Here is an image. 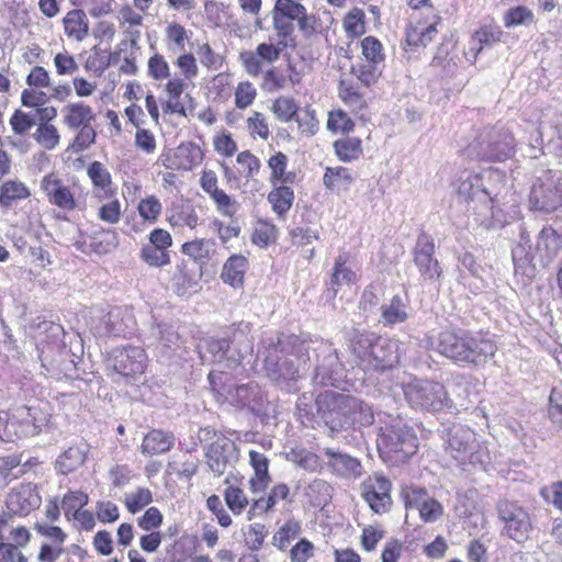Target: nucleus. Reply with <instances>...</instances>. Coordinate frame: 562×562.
Returning a JSON list of instances; mask_svg holds the SVG:
<instances>
[{
    "mask_svg": "<svg viewBox=\"0 0 562 562\" xmlns=\"http://www.w3.org/2000/svg\"><path fill=\"white\" fill-rule=\"evenodd\" d=\"M430 348L459 364L481 366L497 348L493 340L469 330H443L429 338Z\"/></svg>",
    "mask_w": 562,
    "mask_h": 562,
    "instance_id": "f257e3e1",
    "label": "nucleus"
},
{
    "mask_svg": "<svg viewBox=\"0 0 562 562\" xmlns=\"http://www.w3.org/2000/svg\"><path fill=\"white\" fill-rule=\"evenodd\" d=\"M349 349L353 359L348 364L363 371L391 369L400 360L397 341L374 333L353 330L349 335Z\"/></svg>",
    "mask_w": 562,
    "mask_h": 562,
    "instance_id": "f03ea898",
    "label": "nucleus"
},
{
    "mask_svg": "<svg viewBox=\"0 0 562 562\" xmlns=\"http://www.w3.org/2000/svg\"><path fill=\"white\" fill-rule=\"evenodd\" d=\"M296 336L279 337L277 342L270 338L265 356V368L269 379L281 390L289 393L297 391V381L301 378L300 368L295 361L303 357L302 347H295Z\"/></svg>",
    "mask_w": 562,
    "mask_h": 562,
    "instance_id": "7ed1b4c3",
    "label": "nucleus"
},
{
    "mask_svg": "<svg viewBox=\"0 0 562 562\" xmlns=\"http://www.w3.org/2000/svg\"><path fill=\"white\" fill-rule=\"evenodd\" d=\"M376 430V448L383 458L404 462L417 451V436L400 415L378 412Z\"/></svg>",
    "mask_w": 562,
    "mask_h": 562,
    "instance_id": "20e7f679",
    "label": "nucleus"
},
{
    "mask_svg": "<svg viewBox=\"0 0 562 562\" xmlns=\"http://www.w3.org/2000/svg\"><path fill=\"white\" fill-rule=\"evenodd\" d=\"M224 372L213 370L209 373L211 387L224 401L239 408H247L254 414H260L267 402L261 387L256 382L232 386L223 382Z\"/></svg>",
    "mask_w": 562,
    "mask_h": 562,
    "instance_id": "39448f33",
    "label": "nucleus"
},
{
    "mask_svg": "<svg viewBox=\"0 0 562 562\" xmlns=\"http://www.w3.org/2000/svg\"><path fill=\"white\" fill-rule=\"evenodd\" d=\"M465 150L469 157L502 161L514 154V137L503 126L485 127Z\"/></svg>",
    "mask_w": 562,
    "mask_h": 562,
    "instance_id": "423d86ee",
    "label": "nucleus"
},
{
    "mask_svg": "<svg viewBox=\"0 0 562 562\" xmlns=\"http://www.w3.org/2000/svg\"><path fill=\"white\" fill-rule=\"evenodd\" d=\"M405 400L414 409L440 412L452 407L443 384L431 380L415 379L403 384Z\"/></svg>",
    "mask_w": 562,
    "mask_h": 562,
    "instance_id": "0eeeda50",
    "label": "nucleus"
},
{
    "mask_svg": "<svg viewBox=\"0 0 562 562\" xmlns=\"http://www.w3.org/2000/svg\"><path fill=\"white\" fill-rule=\"evenodd\" d=\"M446 451L460 464L483 463L485 450L476 440L475 432L461 424H453L442 430Z\"/></svg>",
    "mask_w": 562,
    "mask_h": 562,
    "instance_id": "6e6552de",
    "label": "nucleus"
},
{
    "mask_svg": "<svg viewBox=\"0 0 562 562\" xmlns=\"http://www.w3.org/2000/svg\"><path fill=\"white\" fill-rule=\"evenodd\" d=\"M272 25L280 38L279 45L286 46L297 25L300 31L308 29V13L297 0H276L271 12Z\"/></svg>",
    "mask_w": 562,
    "mask_h": 562,
    "instance_id": "1a4fd4ad",
    "label": "nucleus"
},
{
    "mask_svg": "<svg viewBox=\"0 0 562 562\" xmlns=\"http://www.w3.org/2000/svg\"><path fill=\"white\" fill-rule=\"evenodd\" d=\"M315 405L324 423L335 430L350 427L352 413L359 405V398L347 394L327 393L318 395Z\"/></svg>",
    "mask_w": 562,
    "mask_h": 562,
    "instance_id": "9d476101",
    "label": "nucleus"
},
{
    "mask_svg": "<svg viewBox=\"0 0 562 562\" xmlns=\"http://www.w3.org/2000/svg\"><path fill=\"white\" fill-rule=\"evenodd\" d=\"M314 350L317 358L315 384L339 387L346 378L347 363L339 358L337 350L329 341L322 340Z\"/></svg>",
    "mask_w": 562,
    "mask_h": 562,
    "instance_id": "9b49d317",
    "label": "nucleus"
},
{
    "mask_svg": "<svg viewBox=\"0 0 562 562\" xmlns=\"http://www.w3.org/2000/svg\"><path fill=\"white\" fill-rule=\"evenodd\" d=\"M562 173L548 170L533 183L529 203L532 210L550 213L562 206Z\"/></svg>",
    "mask_w": 562,
    "mask_h": 562,
    "instance_id": "f8f14e48",
    "label": "nucleus"
},
{
    "mask_svg": "<svg viewBox=\"0 0 562 562\" xmlns=\"http://www.w3.org/2000/svg\"><path fill=\"white\" fill-rule=\"evenodd\" d=\"M199 438L201 441L215 438L206 450L207 465L216 476L222 475L237 458L235 445L229 439L217 435L211 427L201 429Z\"/></svg>",
    "mask_w": 562,
    "mask_h": 562,
    "instance_id": "ddd939ff",
    "label": "nucleus"
},
{
    "mask_svg": "<svg viewBox=\"0 0 562 562\" xmlns=\"http://www.w3.org/2000/svg\"><path fill=\"white\" fill-rule=\"evenodd\" d=\"M147 356L140 346H121L108 356L106 367L122 376L134 378L145 372Z\"/></svg>",
    "mask_w": 562,
    "mask_h": 562,
    "instance_id": "4468645a",
    "label": "nucleus"
},
{
    "mask_svg": "<svg viewBox=\"0 0 562 562\" xmlns=\"http://www.w3.org/2000/svg\"><path fill=\"white\" fill-rule=\"evenodd\" d=\"M497 510L501 520L504 522L503 532L518 543L525 542L532 529L528 512L516 503L508 501H501Z\"/></svg>",
    "mask_w": 562,
    "mask_h": 562,
    "instance_id": "2eb2a0df",
    "label": "nucleus"
},
{
    "mask_svg": "<svg viewBox=\"0 0 562 562\" xmlns=\"http://www.w3.org/2000/svg\"><path fill=\"white\" fill-rule=\"evenodd\" d=\"M435 240L426 233L418 235L413 249L414 263L420 278L426 282H438L442 277V268L435 257Z\"/></svg>",
    "mask_w": 562,
    "mask_h": 562,
    "instance_id": "dca6fc26",
    "label": "nucleus"
},
{
    "mask_svg": "<svg viewBox=\"0 0 562 562\" xmlns=\"http://www.w3.org/2000/svg\"><path fill=\"white\" fill-rule=\"evenodd\" d=\"M406 508L417 509L424 522H435L443 516V506L418 486H407L402 492Z\"/></svg>",
    "mask_w": 562,
    "mask_h": 562,
    "instance_id": "f3484780",
    "label": "nucleus"
},
{
    "mask_svg": "<svg viewBox=\"0 0 562 562\" xmlns=\"http://www.w3.org/2000/svg\"><path fill=\"white\" fill-rule=\"evenodd\" d=\"M391 487L392 484L389 479L381 474H374L363 481L361 494L374 513L383 514L391 507Z\"/></svg>",
    "mask_w": 562,
    "mask_h": 562,
    "instance_id": "a211bd4d",
    "label": "nucleus"
},
{
    "mask_svg": "<svg viewBox=\"0 0 562 562\" xmlns=\"http://www.w3.org/2000/svg\"><path fill=\"white\" fill-rule=\"evenodd\" d=\"M324 456L327 469L337 477L356 481L362 476L363 465L358 458L334 448H325Z\"/></svg>",
    "mask_w": 562,
    "mask_h": 562,
    "instance_id": "6ab92c4d",
    "label": "nucleus"
},
{
    "mask_svg": "<svg viewBox=\"0 0 562 562\" xmlns=\"http://www.w3.org/2000/svg\"><path fill=\"white\" fill-rule=\"evenodd\" d=\"M200 357L203 362H211L224 364L225 368H235L243 359L240 351L231 349L229 341L225 338L215 339L211 338L204 341V345L199 346Z\"/></svg>",
    "mask_w": 562,
    "mask_h": 562,
    "instance_id": "aec40b11",
    "label": "nucleus"
},
{
    "mask_svg": "<svg viewBox=\"0 0 562 562\" xmlns=\"http://www.w3.org/2000/svg\"><path fill=\"white\" fill-rule=\"evenodd\" d=\"M31 417V409L22 407L11 417H0V439L3 441H13L15 438L34 436L37 434V426Z\"/></svg>",
    "mask_w": 562,
    "mask_h": 562,
    "instance_id": "412c9836",
    "label": "nucleus"
},
{
    "mask_svg": "<svg viewBox=\"0 0 562 562\" xmlns=\"http://www.w3.org/2000/svg\"><path fill=\"white\" fill-rule=\"evenodd\" d=\"M136 319L131 310L127 307H113L102 318V326L97 327L100 336L112 335L127 337L136 330Z\"/></svg>",
    "mask_w": 562,
    "mask_h": 562,
    "instance_id": "4be33fe9",
    "label": "nucleus"
},
{
    "mask_svg": "<svg viewBox=\"0 0 562 562\" xmlns=\"http://www.w3.org/2000/svg\"><path fill=\"white\" fill-rule=\"evenodd\" d=\"M41 189L52 205L66 212L77 207L74 192L55 173H48L42 179Z\"/></svg>",
    "mask_w": 562,
    "mask_h": 562,
    "instance_id": "5701e85b",
    "label": "nucleus"
},
{
    "mask_svg": "<svg viewBox=\"0 0 562 562\" xmlns=\"http://www.w3.org/2000/svg\"><path fill=\"white\" fill-rule=\"evenodd\" d=\"M5 505L10 513L25 516L41 505V497L35 485L21 484L8 494Z\"/></svg>",
    "mask_w": 562,
    "mask_h": 562,
    "instance_id": "b1692460",
    "label": "nucleus"
},
{
    "mask_svg": "<svg viewBox=\"0 0 562 562\" xmlns=\"http://www.w3.org/2000/svg\"><path fill=\"white\" fill-rule=\"evenodd\" d=\"M458 192L465 199H479L482 202L490 203H494L493 195H497L494 189L483 182V176L481 173L471 172H465L461 176Z\"/></svg>",
    "mask_w": 562,
    "mask_h": 562,
    "instance_id": "393cba45",
    "label": "nucleus"
},
{
    "mask_svg": "<svg viewBox=\"0 0 562 562\" xmlns=\"http://www.w3.org/2000/svg\"><path fill=\"white\" fill-rule=\"evenodd\" d=\"M562 248V236L552 227H543L537 237L536 254L541 262L549 263Z\"/></svg>",
    "mask_w": 562,
    "mask_h": 562,
    "instance_id": "a878e982",
    "label": "nucleus"
},
{
    "mask_svg": "<svg viewBox=\"0 0 562 562\" xmlns=\"http://www.w3.org/2000/svg\"><path fill=\"white\" fill-rule=\"evenodd\" d=\"M90 450L89 445L85 440L70 446L56 460V468L63 474H68L81 467Z\"/></svg>",
    "mask_w": 562,
    "mask_h": 562,
    "instance_id": "bb28decb",
    "label": "nucleus"
},
{
    "mask_svg": "<svg viewBox=\"0 0 562 562\" xmlns=\"http://www.w3.org/2000/svg\"><path fill=\"white\" fill-rule=\"evenodd\" d=\"M87 175L92 182L93 192L99 198L113 193V181L109 169L100 161H92L87 168Z\"/></svg>",
    "mask_w": 562,
    "mask_h": 562,
    "instance_id": "cd10ccee",
    "label": "nucleus"
},
{
    "mask_svg": "<svg viewBox=\"0 0 562 562\" xmlns=\"http://www.w3.org/2000/svg\"><path fill=\"white\" fill-rule=\"evenodd\" d=\"M339 98L352 112H359L367 108V93L351 80H340Z\"/></svg>",
    "mask_w": 562,
    "mask_h": 562,
    "instance_id": "c85d7f7f",
    "label": "nucleus"
},
{
    "mask_svg": "<svg viewBox=\"0 0 562 562\" xmlns=\"http://www.w3.org/2000/svg\"><path fill=\"white\" fill-rule=\"evenodd\" d=\"M356 280L357 274L348 262V256L346 254L339 255L335 260L329 290L336 295L342 285H350L355 283Z\"/></svg>",
    "mask_w": 562,
    "mask_h": 562,
    "instance_id": "c756f323",
    "label": "nucleus"
},
{
    "mask_svg": "<svg viewBox=\"0 0 562 562\" xmlns=\"http://www.w3.org/2000/svg\"><path fill=\"white\" fill-rule=\"evenodd\" d=\"M409 301L406 296L394 295L387 304L381 307L382 321L385 325L404 323L408 318Z\"/></svg>",
    "mask_w": 562,
    "mask_h": 562,
    "instance_id": "7c9ffc66",
    "label": "nucleus"
},
{
    "mask_svg": "<svg viewBox=\"0 0 562 562\" xmlns=\"http://www.w3.org/2000/svg\"><path fill=\"white\" fill-rule=\"evenodd\" d=\"M65 34L77 41L81 42L86 38L89 32V21L86 13L80 9L69 11L64 20Z\"/></svg>",
    "mask_w": 562,
    "mask_h": 562,
    "instance_id": "2f4dec72",
    "label": "nucleus"
},
{
    "mask_svg": "<svg viewBox=\"0 0 562 562\" xmlns=\"http://www.w3.org/2000/svg\"><path fill=\"white\" fill-rule=\"evenodd\" d=\"M355 181V175L345 167H327L323 177L324 186L337 192H347Z\"/></svg>",
    "mask_w": 562,
    "mask_h": 562,
    "instance_id": "473e14b6",
    "label": "nucleus"
},
{
    "mask_svg": "<svg viewBox=\"0 0 562 562\" xmlns=\"http://www.w3.org/2000/svg\"><path fill=\"white\" fill-rule=\"evenodd\" d=\"M250 464L255 471V476L250 480V487L254 493L266 490L270 482L269 459L260 452L251 450L249 452Z\"/></svg>",
    "mask_w": 562,
    "mask_h": 562,
    "instance_id": "72a5a7b5",
    "label": "nucleus"
},
{
    "mask_svg": "<svg viewBox=\"0 0 562 562\" xmlns=\"http://www.w3.org/2000/svg\"><path fill=\"white\" fill-rule=\"evenodd\" d=\"M202 159L203 153L200 146L194 143H187L177 147L172 160L177 169L192 170L201 164Z\"/></svg>",
    "mask_w": 562,
    "mask_h": 562,
    "instance_id": "f704fd0d",
    "label": "nucleus"
},
{
    "mask_svg": "<svg viewBox=\"0 0 562 562\" xmlns=\"http://www.w3.org/2000/svg\"><path fill=\"white\" fill-rule=\"evenodd\" d=\"M175 438L171 434L159 429H153L143 439L142 452L154 456L165 453L173 446Z\"/></svg>",
    "mask_w": 562,
    "mask_h": 562,
    "instance_id": "c9c22d12",
    "label": "nucleus"
},
{
    "mask_svg": "<svg viewBox=\"0 0 562 562\" xmlns=\"http://www.w3.org/2000/svg\"><path fill=\"white\" fill-rule=\"evenodd\" d=\"M248 267V260L241 255L231 256L224 263L221 278L232 286H239L244 282V274Z\"/></svg>",
    "mask_w": 562,
    "mask_h": 562,
    "instance_id": "e433bc0d",
    "label": "nucleus"
},
{
    "mask_svg": "<svg viewBox=\"0 0 562 562\" xmlns=\"http://www.w3.org/2000/svg\"><path fill=\"white\" fill-rule=\"evenodd\" d=\"M151 336L157 340L161 352L176 350L180 347V335L172 324L157 323L151 327Z\"/></svg>",
    "mask_w": 562,
    "mask_h": 562,
    "instance_id": "4c0bfd02",
    "label": "nucleus"
},
{
    "mask_svg": "<svg viewBox=\"0 0 562 562\" xmlns=\"http://www.w3.org/2000/svg\"><path fill=\"white\" fill-rule=\"evenodd\" d=\"M65 124L70 128H79L89 125L94 119L92 109L83 102H76L65 108Z\"/></svg>",
    "mask_w": 562,
    "mask_h": 562,
    "instance_id": "58836bf2",
    "label": "nucleus"
},
{
    "mask_svg": "<svg viewBox=\"0 0 562 562\" xmlns=\"http://www.w3.org/2000/svg\"><path fill=\"white\" fill-rule=\"evenodd\" d=\"M187 85L184 82V78L175 77L169 79L165 86V91L169 95V101L166 104L167 111L171 113H178L183 116L187 115L186 108L181 102V94L183 93Z\"/></svg>",
    "mask_w": 562,
    "mask_h": 562,
    "instance_id": "ea45409f",
    "label": "nucleus"
},
{
    "mask_svg": "<svg viewBox=\"0 0 562 562\" xmlns=\"http://www.w3.org/2000/svg\"><path fill=\"white\" fill-rule=\"evenodd\" d=\"M117 59L119 53L106 54L104 50L94 47L92 54H90L85 61V69L100 77L104 70L109 68L110 65L115 64Z\"/></svg>",
    "mask_w": 562,
    "mask_h": 562,
    "instance_id": "a19ab883",
    "label": "nucleus"
},
{
    "mask_svg": "<svg viewBox=\"0 0 562 562\" xmlns=\"http://www.w3.org/2000/svg\"><path fill=\"white\" fill-rule=\"evenodd\" d=\"M30 195V190L23 182L7 181L0 189V205L8 209L15 201L27 199Z\"/></svg>",
    "mask_w": 562,
    "mask_h": 562,
    "instance_id": "79ce46f5",
    "label": "nucleus"
},
{
    "mask_svg": "<svg viewBox=\"0 0 562 562\" xmlns=\"http://www.w3.org/2000/svg\"><path fill=\"white\" fill-rule=\"evenodd\" d=\"M503 32L498 27H482L475 32L470 42V52H473L474 58L487 46L501 42Z\"/></svg>",
    "mask_w": 562,
    "mask_h": 562,
    "instance_id": "37998d69",
    "label": "nucleus"
},
{
    "mask_svg": "<svg viewBox=\"0 0 562 562\" xmlns=\"http://www.w3.org/2000/svg\"><path fill=\"white\" fill-rule=\"evenodd\" d=\"M294 200L293 190L286 186L276 187L268 194V201L272 205L273 211L279 215H284L292 206Z\"/></svg>",
    "mask_w": 562,
    "mask_h": 562,
    "instance_id": "c03bdc74",
    "label": "nucleus"
},
{
    "mask_svg": "<svg viewBox=\"0 0 562 562\" xmlns=\"http://www.w3.org/2000/svg\"><path fill=\"white\" fill-rule=\"evenodd\" d=\"M331 485L322 479H314L305 488V495L314 506H324L331 498Z\"/></svg>",
    "mask_w": 562,
    "mask_h": 562,
    "instance_id": "a18cd8bd",
    "label": "nucleus"
},
{
    "mask_svg": "<svg viewBox=\"0 0 562 562\" xmlns=\"http://www.w3.org/2000/svg\"><path fill=\"white\" fill-rule=\"evenodd\" d=\"M335 153L339 160L350 162L362 154L361 140L355 137L338 139L334 144Z\"/></svg>",
    "mask_w": 562,
    "mask_h": 562,
    "instance_id": "49530a36",
    "label": "nucleus"
},
{
    "mask_svg": "<svg viewBox=\"0 0 562 562\" xmlns=\"http://www.w3.org/2000/svg\"><path fill=\"white\" fill-rule=\"evenodd\" d=\"M288 460L308 472H316L322 468L319 457L316 453L302 448L292 449L288 453Z\"/></svg>",
    "mask_w": 562,
    "mask_h": 562,
    "instance_id": "de8ad7c7",
    "label": "nucleus"
},
{
    "mask_svg": "<svg viewBox=\"0 0 562 562\" xmlns=\"http://www.w3.org/2000/svg\"><path fill=\"white\" fill-rule=\"evenodd\" d=\"M33 138L41 147L52 150L59 144L60 135L53 124L40 122L36 131L33 133Z\"/></svg>",
    "mask_w": 562,
    "mask_h": 562,
    "instance_id": "09e8293b",
    "label": "nucleus"
},
{
    "mask_svg": "<svg viewBox=\"0 0 562 562\" xmlns=\"http://www.w3.org/2000/svg\"><path fill=\"white\" fill-rule=\"evenodd\" d=\"M198 214L190 205L173 207L168 217L169 224L173 227L188 226L190 228H194L198 225Z\"/></svg>",
    "mask_w": 562,
    "mask_h": 562,
    "instance_id": "8fccbe9b",
    "label": "nucleus"
},
{
    "mask_svg": "<svg viewBox=\"0 0 562 562\" xmlns=\"http://www.w3.org/2000/svg\"><path fill=\"white\" fill-rule=\"evenodd\" d=\"M351 74L357 78V83L360 85L361 88L366 89L373 86L380 77L378 67L370 63L353 65L351 67Z\"/></svg>",
    "mask_w": 562,
    "mask_h": 562,
    "instance_id": "3c124183",
    "label": "nucleus"
},
{
    "mask_svg": "<svg viewBox=\"0 0 562 562\" xmlns=\"http://www.w3.org/2000/svg\"><path fill=\"white\" fill-rule=\"evenodd\" d=\"M301 527L296 521H286L273 535L272 544L279 550H285L289 544L299 536Z\"/></svg>",
    "mask_w": 562,
    "mask_h": 562,
    "instance_id": "603ef678",
    "label": "nucleus"
},
{
    "mask_svg": "<svg viewBox=\"0 0 562 562\" xmlns=\"http://www.w3.org/2000/svg\"><path fill=\"white\" fill-rule=\"evenodd\" d=\"M535 20L533 12L524 5L510 8L504 16L506 27H515L518 25H530Z\"/></svg>",
    "mask_w": 562,
    "mask_h": 562,
    "instance_id": "864d4df0",
    "label": "nucleus"
},
{
    "mask_svg": "<svg viewBox=\"0 0 562 562\" xmlns=\"http://www.w3.org/2000/svg\"><path fill=\"white\" fill-rule=\"evenodd\" d=\"M290 494V488L286 484L280 483L272 487L267 498H260L255 502L254 510L268 512L279 501L286 499Z\"/></svg>",
    "mask_w": 562,
    "mask_h": 562,
    "instance_id": "5fc2aeb1",
    "label": "nucleus"
},
{
    "mask_svg": "<svg viewBox=\"0 0 562 562\" xmlns=\"http://www.w3.org/2000/svg\"><path fill=\"white\" fill-rule=\"evenodd\" d=\"M272 111L282 122H290L299 113V106L294 99L289 97H279L272 104Z\"/></svg>",
    "mask_w": 562,
    "mask_h": 562,
    "instance_id": "6e6d98bb",
    "label": "nucleus"
},
{
    "mask_svg": "<svg viewBox=\"0 0 562 562\" xmlns=\"http://www.w3.org/2000/svg\"><path fill=\"white\" fill-rule=\"evenodd\" d=\"M214 243L210 239H195L182 245V252L195 260L209 258L213 250Z\"/></svg>",
    "mask_w": 562,
    "mask_h": 562,
    "instance_id": "4d7b16f0",
    "label": "nucleus"
},
{
    "mask_svg": "<svg viewBox=\"0 0 562 562\" xmlns=\"http://www.w3.org/2000/svg\"><path fill=\"white\" fill-rule=\"evenodd\" d=\"M140 258L151 267H164L170 263V254L153 245L146 244L140 249Z\"/></svg>",
    "mask_w": 562,
    "mask_h": 562,
    "instance_id": "13d9d810",
    "label": "nucleus"
},
{
    "mask_svg": "<svg viewBox=\"0 0 562 562\" xmlns=\"http://www.w3.org/2000/svg\"><path fill=\"white\" fill-rule=\"evenodd\" d=\"M137 210L145 221L154 224L161 214L162 205L155 195H150L139 201Z\"/></svg>",
    "mask_w": 562,
    "mask_h": 562,
    "instance_id": "bf43d9fd",
    "label": "nucleus"
},
{
    "mask_svg": "<svg viewBox=\"0 0 562 562\" xmlns=\"http://www.w3.org/2000/svg\"><path fill=\"white\" fill-rule=\"evenodd\" d=\"M151 501V492L145 487H139L137 491L125 495V506L133 514L142 510Z\"/></svg>",
    "mask_w": 562,
    "mask_h": 562,
    "instance_id": "052dcab7",
    "label": "nucleus"
},
{
    "mask_svg": "<svg viewBox=\"0 0 562 562\" xmlns=\"http://www.w3.org/2000/svg\"><path fill=\"white\" fill-rule=\"evenodd\" d=\"M288 165V157L281 151H278L271 156L268 160V166L271 169V182L280 181L288 182L290 175L285 176V169Z\"/></svg>",
    "mask_w": 562,
    "mask_h": 562,
    "instance_id": "680f3d73",
    "label": "nucleus"
},
{
    "mask_svg": "<svg viewBox=\"0 0 562 562\" xmlns=\"http://www.w3.org/2000/svg\"><path fill=\"white\" fill-rule=\"evenodd\" d=\"M148 75L155 80H164L170 77V67L161 54H154L148 59Z\"/></svg>",
    "mask_w": 562,
    "mask_h": 562,
    "instance_id": "e2e57ef3",
    "label": "nucleus"
},
{
    "mask_svg": "<svg viewBox=\"0 0 562 562\" xmlns=\"http://www.w3.org/2000/svg\"><path fill=\"white\" fill-rule=\"evenodd\" d=\"M225 502L229 509L239 515L248 505V499L241 488L228 486L225 491Z\"/></svg>",
    "mask_w": 562,
    "mask_h": 562,
    "instance_id": "0e129e2a",
    "label": "nucleus"
},
{
    "mask_svg": "<svg viewBox=\"0 0 562 562\" xmlns=\"http://www.w3.org/2000/svg\"><path fill=\"white\" fill-rule=\"evenodd\" d=\"M10 125L16 135H24L35 125V115L15 110L10 119Z\"/></svg>",
    "mask_w": 562,
    "mask_h": 562,
    "instance_id": "69168bd1",
    "label": "nucleus"
},
{
    "mask_svg": "<svg viewBox=\"0 0 562 562\" xmlns=\"http://www.w3.org/2000/svg\"><path fill=\"white\" fill-rule=\"evenodd\" d=\"M362 54L367 60L375 65L383 60L382 44L374 37H364L361 42Z\"/></svg>",
    "mask_w": 562,
    "mask_h": 562,
    "instance_id": "338daca9",
    "label": "nucleus"
},
{
    "mask_svg": "<svg viewBox=\"0 0 562 562\" xmlns=\"http://www.w3.org/2000/svg\"><path fill=\"white\" fill-rule=\"evenodd\" d=\"M236 161L243 167L244 177L251 179L259 173L260 160L249 150H244L237 155Z\"/></svg>",
    "mask_w": 562,
    "mask_h": 562,
    "instance_id": "774afa93",
    "label": "nucleus"
}]
</instances>
